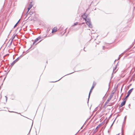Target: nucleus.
<instances>
[{"mask_svg": "<svg viewBox=\"0 0 135 135\" xmlns=\"http://www.w3.org/2000/svg\"><path fill=\"white\" fill-rule=\"evenodd\" d=\"M130 95L129 94H128L126 96L125 98L124 99L125 100H127V98Z\"/></svg>", "mask_w": 135, "mask_h": 135, "instance_id": "10", "label": "nucleus"}, {"mask_svg": "<svg viewBox=\"0 0 135 135\" xmlns=\"http://www.w3.org/2000/svg\"><path fill=\"white\" fill-rule=\"evenodd\" d=\"M17 61L16 60H15L12 63V65H14L17 62Z\"/></svg>", "mask_w": 135, "mask_h": 135, "instance_id": "12", "label": "nucleus"}, {"mask_svg": "<svg viewBox=\"0 0 135 135\" xmlns=\"http://www.w3.org/2000/svg\"><path fill=\"white\" fill-rule=\"evenodd\" d=\"M82 17L85 20H86L87 19V16H86V15L84 14L82 16Z\"/></svg>", "mask_w": 135, "mask_h": 135, "instance_id": "6", "label": "nucleus"}, {"mask_svg": "<svg viewBox=\"0 0 135 135\" xmlns=\"http://www.w3.org/2000/svg\"><path fill=\"white\" fill-rule=\"evenodd\" d=\"M34 4V3L32 2H31L30 3L29 6L28 7V11H27V13L28 12L29 10L31 8L33 7V4Z\"/></svg>", "mask_w": 135, "mask_h": 135, "instance_id": "2", "label": "nucleus"}, {"mask_svg": "<svg viewBox=\"0 0 135 135\" xmlns=\"http://www.w3.org/2000/svg\"><path fill=\"white\" fill-rule=\"evenodd\" d=\"M19 21H18V22L16 23V24L15 25V26H14V27H16L17 26V23H18V22Z\"/></svg>", "mask_w": 135, "mask_h": 135, "instance_id": "15", "label": "nucleus"}, {"mask_svg": "<svg viewBox=\"0 0 135 135\" xmlns=\"http://www.w3.org/2000/svg\"><path fill=\"white\" fill-rule=\"evenodd\" d=\"M133 89V88H132L130 90H129L128 91L127 94L130 95L131 93V92L132 91Z\"/></svg>", "mask_w": 135, "mask_h": 135, "instance_id": "7", "label": "nucleus"}, {"mask_svg": "<svg viewBox=\"0 0 135 135\" xmlns=\"http://www.w3.org/2000/svg\"><path fill=\"white\" fill-rule=\"evenodd\" d=\"M96 83H93V86H94V87L95 85H96Z\"/></svg>", "mask_w": 135, "mask_h": 135, "instance_id": "14", "label": "nucleus"}, {"mask_svg": "<svg viewBox=\"0 0 135 135\" xmlns=\"http://www.w3.org/2000/svg\"><path fill=\"white\" fill-rule=\"evenodd\" d=\"M116 67H115V69H116Z\"/></svg>", "mask_w": 135, "mask_h": 135, "instance_id": "16", "label": "nucleus"}, {"mask_svg": "<svg viewBox=\"0 0 135 135\" xmlns=\"http://www.w3.org/2000/svg\"><path fill=\"white\" fill-rule=\"evenodd\" d=\"M112 97H113V96L112 95H110V96L109 98H108V99L106 103H108L109 102V101L110 100L111 98H112Z\"/></svg>", "mask_w": 135, "mask_h": 135, "instance_id": "5", "label": "nucleus"}, {"mask_svg": "<svg viewBox=\"0 0 135 135\" xmlns=\"http://www.w3.org/2000/svg\"><path fill=\"white\" fill-rule=\"evenodd\" d=\"M57 29L56 27H54L52 29V33H54L56 32L57 31Z\"/></svg>", "mask_w": 135, "mask_h": 135, "instance_id": "4", "label": "nucleus"}, {"mask_svg": "<svg viewBox=\"0 0 135 135\" xmlns=\"http://www.w3.org/2000/svg\"><path fill=\"white\" fill-rule=\"evenodd\" d=\"M101 125V124H99L98 126L97 127H96V129H97V128H99L100 126Z\"/></svg>", "mask_w": 135, "mask_h": 135, "instance_id": "13", "label": "nucleus"}, {"mask_svg": "<svg viewBox=\"0 0 135 135\" xmlns=\"http://www.w3.org/2000/svg\"><path fill=\"white\" fill-rule=\"evenodd\" d=\"M94 86H92V87H91V89L90 90V93H89V95H90V93L92 91V90L94 88Z\"/></svg>", "mask_w": 135, "mask_h": 135, "instance_id": "9", "label": "nucleus"}, {"mask_svg": "<svg viewBox=\"0 0 135 135\" xmlns=\"http://www.w3.org/2000/svg\"><path fill=\"white\" fill-rule=\"evenodd\" d=\"M40 38H37L36 40H35V41L33 42V44H34L35 43H36L37 41H38L39 39H40Z\"/></svg>", "mask_w": 135, "mask_h": 135, "instance_id": "8", "label": "nucleus"}, {"mask_svg": "<svg viewBox=\"0 0 135 135\" xmlns=\"http://www.w3.org/2000/svg\"><path fill=\"white\" fill-rule=\"evenodd\" d=\"M78 22H76L74 23V24L72 26H76V25H78Z\"/></svg>", "mask_w": 135, "mask_h": 135, "instance_id": "11", "label": "nucleus"}, {"mask_svg": "<svg viewBox=\"0 0 135 135\" xmlns=\"http://www.w3.org/2000/svg\"><path fill=\"white\" fill-rule=\"evenodd\" d=\"M87 25L90 28L92 27V25L91 23L90 20L89 19H87L86 20H85Z\"/></svg>", "mask_w": 135, "mask_h": 135, "instance_id": "1", "label": "nucleus"}, {"mask_svg": "<svg viewBox=\"0 0 135 135\" xmlns=\"http://www.w3.org/2000/svg\"><path fill=\"white\" fill-rule=\"evenodd\" d=\"M126 100H125L124 99L123 102L121 103V104L119 105V106L120 107H122L123 106L125 105L126 102Z\"/></svg>", "mask_w": 135, "mask_h": 135, "instance_id": "3", "label": "nucleus"}]
</instances>
